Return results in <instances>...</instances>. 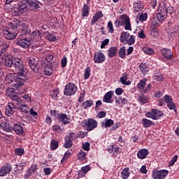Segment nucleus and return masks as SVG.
Here are the masks:
<instances>
[{
	"label": "nucleus",
	"instance_id": "f257e3e1",
	"mask_svg": "<svg viewBox=\"0 0 179 179\" xmlns=\"http://www.w3.org/2000/svg\"><path fill=\"white\" fill-rule=\"evenodd\" d=\"M14 67L15 69V72H17L16 77L13 73H9L6 77V82L10 85V83H13L15 82V84H13L14 89H19L20 86H23L24 85V82L27 80V77L26 76V69L24 68V65L23 64V61L20 59H15L14 60Z\"/></svg>",
	"mask_w": 179,
	"mask_h": 179
},
{
	"label": "nucleus",
	"instance_id": "f03ea898",
	"mask_svg": "<svg viewBox=\"0 0 179 179\" xmlns=\"http://www.w3.org/2000/svg\"><path fill=\"white\" fill-rule=\"evenodd\" d=\"M29 32L19 35L15 40V45L22 47V48H29L31 45V41L35 38L36 41L41 40V32L40 31H34L30 34V29L27 28Z\"/></svg>",
	"mask_w": 179,
	"mask_h": 179
},
{
	"label": "nucleus",
	"instance_id": "7ed1b4c3",
	"mask_svg": "<svg viewBox=\"0 0 179 179\" xmlns=\"http://www.w3.org/2000/svg\"><path fill=\"white\" fill-rule=\"evenodd\" d=\"M42 68L44 69V73L47 76H51L54 71H57V68L58 67V63L55 62H45L44 61L40 62Z\"/></svg>",
	"mask_w": 179,
	"mask_h": 179
},
{
	"label": "nucleus",
	"instance_id": "20e7f679",
	"mask_svg": "<svg viewBox=\"0 0 179 179\" xmlns=\"http://www.w3.org/2000/svg\"><path fill=\"white\" fill-rule=\"evenodd\" d=\"M9 27H10L13 30H16L22 34L24 33H29L27 29L29 27L26 25V24L23 21H16L13 22L8 23Z\"/></svg>",
	"mask_w": 179,
	"mask_h": 179
},
{
	"label": "nucleus",
	"instance_id": "39448f33",
	"mask_svg": "<svg viewBox=\"0 0 179 179\" xmlns=\"http://www.w3.org/2000/svg\"><path fill=\"white\" fill-rule=\"evenodd\" d=\"M147 81L148 80L146 78H144L143 80H141L139 83L137 84V88L138 89L140 93H141L142 94L148 93L150 91V89H152V83H149L146 86Z\"/></svg>",
	"mask_w": 179,
	"mask_h": 179
},
{
	"label": "nucleus",
	"instance_id": "423d86ee",
	"mask_svg": "<svg viewBox=\"0 0 179 179\" xmlns=\"http://www.w3.org/2000/svg\"><path fill=\"white\" fill-rule=\"evenodd\" d=\"M76 92H78V86L70 83L66 85L64 93L65 96H73Z\"/></svg>",
	"mask_w": 179,
	"mask_h": 179
},
{
	"label": "nucleus",
	"instance_id": "0eeeda50",
	"mask_svg": "<svg viewBox=\"0 0 179 179\" xmlns=\"http://www.w3.org/2000/svg\"><path fill=\"white\" fill-rule=\"evenodd\" d=\"M17 1H18V6L15 8V12L20 15V13L24 12V9H27V6L30 1H29V0H17Z\"/></svg>",
	"mask_w": 179,
	"mask_h": 179
},
{
	"label": "nucleus",
	"instance_id": "6e6552de",
	"mask_svg": "<svg viewBox=\"0 0 179 179\" xmlns=\"http://www.w3.org/2000/svg\"><path fill=\"white\" fill-rule=\"evenodd\" d=\"M169 175V171L154 169L152 171V178L153 179H165Z\"/></svg>",
	"mask_w": 179,
	"mask_h": 179
},
{
	"label": "nucleus",
	"instance_id": "1a4fd4ad",
	"mask_svg": "<svg viewBox=\"0 0 179 179\" xmlns=\"http://www.w3.org/2000/svg\"><path fill=\"white\" fill-rule=\"evenodd\" d=\"M164 100L166 103V106L169 110H173L176 114H177V106L173 102V98L169 95H165Z\"/></svg>",
	"mask_w": 179,
	"mask_h": 179
},
{
	"label": "nucleus",
	"instance_id": "9d476101",
	"mask_svg": "<svg viewBox=\"0 0 179 179\" xmlns=\"http://www.w3.org/2000/svg\"><path fill=\"white\" fill-rule=\"evenodd\" d=\"M10 171H12V166L10 164H6L0 169V177H5L8 174H10Z\"/></svg>",
	"mask_w": 179,
	"mask_h": 179
},
{
	"label": "nucleus",
	"instance_id": "9b49d317",
	"mask_svg": "<svg viewBox=\"0 0 179 179\" xmlns=\"http://www.w3.org/2000/svg\"><path fill=\"white\" fill-rule=\"evenodd\" d=\"M28 64H29V66L34 72H38L40 71V66H38V64L36 61V59L34 57H31L28 60Z\"/></svg>",
	"mask_w": 179,
	"mask_h": 179
},
{
	"label": "nucleus",
	"instance_id": "f8f14e48",
	"mask_svg": "<svg viewBox=\"0 0 179 179\" xmlns=\"http://www.w3.org/2000/svg\"><path fill=\"white\" fill-rule=\"evenodd\" d=\"M157 19H158L159 22H163V20H166L167 19V9L164 8L162 10V8H159V13L157 14Z\"/></svg>",
	"mask_w": 179,
	"mask_h": 179
},
{
	"label": "nucleus",
	"instance_id": "ddd939ff",
	"mask_svg": "<svg viewBox=\"0 0 179 179\" xmlns=\"http://www.w3.org/2000/svg\"><path fill=\"white\" fill-rule=\"evenodd\" d=\"M85 127L87 131H93L95 128H97V121L94 119H88L85 123Z\"/></svg>",
	"mask_w": 179,
	"mask_h": 179
},
{
	"label": "nucleus",
	"instance_id": "4468645a",
	"mask_svg": "<svg viewBox=\"0 0 179 179\" xmlns=\"http://www.w3.org/2000/svg\"><path fill=\"white\" fill-rule=\"evenodd\" d=\"M106 61V56L101 52H96L94 56L95 64H103Z\"/></svg>",
	"mask_w": 179,
	"mask_h": 179
},
{
	"label": "nucleus",
	"instance_id": "2eb2a0df",
	"mask_svg": "<svg viewBox=\"0 0 179 179\" xmlns=\"http://www.w3.org/2000/svg\"><path fill=\"white\" fill-rule=\"evenodd\" d=\"M7 93L10 94V98L14 101H16L18 105H20V103H22V99H20L17 95H16V92H13V88H8L7 89Z\"/></svg>",
	"mask_w": 179,
	"mask_h": 179
},
{
	"label": "nucleus",
	"instance_id": "dca6fc26",
	"mask_svg": "<svg viewBox=\"0 0 179 179\" xmlns=\"http://www.w3.org/2000/svg\"><path fill=\"white\" fill-rule=\"evenodd\" d=\"M57 120H59V121L62 122V124L64 125H68V124H70L69 117L65 113L57 114Z\"/></svg>",
	"mask_w": 179,
	"mask_h": 179
},
{
	"label": "nucleus",
	"instance_id": "f3484780",
	"mask_svg": "<svg viewBox=\"0 0 179 179\" xmlns=\"http://www.w3.org/2000/svg\"><path fill=\"white\" fill-rule=\"evenodd\" d=\"M14 110H16V106L13 103H9L6 107V115L8 117L13 115Z\"/></svg>",
	"mask_w": 179,
	"mask_h": 179
},
{
	"label": "nucleus",
	"instance_id": "a211bd4d",
	"mask_svg": "<svg viewBox=\"0 0 179 179\" xmlns=\"http://www.w3.org/2000/svg\"><path fill=\"white\" fill-rule=\"evenodd\" d=\"M29 6L31 10H37L43 6L38 1H31L29 3Z\"/></svg>",
	"mask_w": 179,
	"mask_h": 179
},
{
	"label": "nucleus",
	"instance_id": "6ab92c4d",
	"mask_svg": "<svg viewBox=\"0 0 179 179\" xmlns=\"http://www.w3.org/2000/svg\"><path fill=\"white\" fill-rule=\"evenodd\" d=\"M161 53L164 58H166V59L170 60L174 58V57L173 56V52H171V50L169 49L164 48L161 50Z\"/></svg>",
	"mask_w": 179,
	"mask_h": 179
},
{
	"label": "nucleus",
	"instance_id": "aec40b11",
	"mask_svg": "<svg viewBox=\"0 0 179 179\" xmlns=\"http://www.w3.org/2000/svg\"><path fill=\"white\" fill-rule=\"evenodd\" d=\"M148 155H149V150L143 148L138 152L137 157L138 159H140V160H143V159H146Z\"/></svg>",
	"mask_w": 179,
	"mask_h": 179
},
{
	"label": "nucleus",
	"instance_id": "412c9836",
	"mask_svg": "<svg viewBox=\"0 0 179 179\" xmlns=\"http://www.w3.org/2000/svg\"><path fill=\"white\" fill-rule=\"evenodd\" d=\"M15 59H16V58H15L14 60H13V57L8 55L6 57V59H4L5 66H6V68H12V66L13 65V63L15 64Z\"/></svg>",
	"mask_w": 179,
	"mask_h": 179
},
{
	"label": "nucleus",
	"instance_id": "4be33fe9",
	"mask_svg": "<svg viewBox=\"0 0 179 179\" xmlns=\"http://www.w3.org/2000/svg\"><path fill=\"white\" fill-rule=\"evenodd\" d=\"M112 125H114V120L111 119H104L101 122V126L102 128H110Z\"/></svg>",
	"mask_w": 179,
	"mask_h": 179
},
{
	"label": "nucleus",
	"instance_id": "5701e85b",
	"mask_svg": "<svg viewBox=\"0 0 179 179\" xmlns=\"http://www.w3.org/2000/svg\"><path fill=\"white\" fill-rule=\"evenodd\" d=\"M13 131L17 134V135L22 136L24 134V131L23 130V127L19 124H14L13 127Z\"/></svg>",
	"mask_w": 179,
	"mask_h": 179
},
{
	"label": "nucleus",
	"instance_id": "b1692460",
	"mask_svg": "<svg viewBox=\"0 0 179 179\" xmlns=\"http://www.w3.org/2000/svg\"><path fill=\"white\" fill-rule=\"evenodd\" d=\"M3 36L7 40H13L14 38H16L17 34L6 30L3 31Z\"/></svg>",
	"mask_w": 179,
	"mask_h": 179
},
{
	"label": "nucleus",
	"instance_id": "393cba45",
	"mask_svg": "<svg viewBox=\"0 0 179 179\" xmlns=\"http://www.w3.org/2000/svg\"><path fill=\"white\" fill-rule=\"evenodd\" d=\"M129 32L128 31H123L122 32L120 38V43H122L123 44H127V41L128 38H129Z\"/></svg>",
	"mask_w": 179,
	"mask_h": 179
},
{
	"label": "nucleus",
	"instance_id": "a878e982",
	"mask_svg": "<svg viewBox=\"0 0 179 179\" xmlns=\"http://www.w3.org/2000/svg\"><path fill=\"white\" fill-rule=\"evenodd\" d=\"M120 82L122 85L124 86H129L131 85V81L128 80V74L126 73L122 74V76L120 77Z\"/></svg>",
	"mask_w": 179,
	"mask_h": 179
},
{
	"label": "nucleus",
	"instance_id": "bb28decb",
	"mask_svg": "<svg viewBox=\"0 0 179 179\" xmlns=\"http://www.w3.org/2000/svg\"><path fill=\"white\" fill-rule=\"evenodd\" d=\"M101 17H103V13L101 11L97 12L91 20V24L93 26L94 23H97V22H99V19H101Z\"/></svg>",
	"mask_w": 179,
	"mask_h": 179
},
{
	"label": "nucleus",
	"instance_id": "cd10ccee",
	"mask_svg": "<svg viewBox=\"0 0 179 179\" xmlns=\"http://www.w3.org/2000/svg\"><path fill=\"white\" fill-rule=\"evenodd\" d=\"M113 94H114V92L112 91L108 92L103 98V101L104 103H111V99H113Z\"/></svg>",
	"mask_w": 179,
	"mask_h": 179
},
{
	"label": "nucleus",
	"instance_id": "c85d7f7f",
	"mask_svg": "<svg viewBox=\"0 0 179 179\" xmlns=\"http://www.w3.org/2000/svg\"><path fill=\"white\" fill-rule=\"evenodd\" d=\"M82 10V16L83 17H87L89 16V13H90V9L89 8V6L87 4H84Z\"/></svg>",
	"mask_w": 179,
	"mask_h": 179
},
{
	"label": "nucleus",
	"instance_id": "c756f323",
	"mask_svg": "<svg viewBox=\"0 0 179 179\" xmlns=\"http://www.w3.org/2000/svg\"><path fill=\"white\" fill-rule=\"evenodd\" d=\"M0 48L3 51H6V48H9V42L3 41V38H0Z\"/></svg>",
	"mask_w": 179,
	"mask_h": 179
},
{
	"label": "nucleus",
	"instance_id": "7c9ffc66",
	"mask_svg": "<svg viewBox=\"0 0 179 179\" xmlns=\"http://www.w3.org/2000/svg\"><path fill=\"white\" fill-rule=\"evenodd\" d=\"M134 8L135 12H139L140 10L143 9V4L142 3V1H136L134 3Z\"/></svg>",
	"mask_w": 179,
	"mask_h": 179
},
{
	"label": "nucleus",
	"instance_id": "2f4dec72",
	"mask_svg": "<svg viewBox=\"0 0 179 179\" xmlns=\"http://www.w3.org/2000/svg\"><path fill=\"white\" fill-rule=\"evenodd\" d=\"M121 174H122V179L129 178V176L131 175V172H129V168H128V167L124 168L122 170Z\"/></svg>",
	"mask_w": 179,
	"mask_h": 179
},
{
	"label": "nucleus",
	"instance_id": "473e14b6",
	"mask_svg": "<svg viewBox=\"0 0 179 179\" xmlns=\"http://www.w3.org/2000/svg\"><path fill=\"white\" fill-rule=\"evenodd\" d=\"M1 127L3 131H6V132H12L13 131V127H9V124L6 122H3L1 124Z\"/></svg>",
	"mask_w": 179,
	"mask_h": 179
},
{
	"label": "nucleus",
	"instance_id": "72a5a7b5",
	"mask_svg": "<svg viewBox=\"0 0 179 179\" xmlns=\"http://www.w3.org/2000/svg\"><path fill=\"white\" fill-rule=\"evenodd\" d=\"M142 124L144 127V128H150L152 125H155L153 122L152 120H148V119H143L142 120Z\"/></svg>",
	"mask_w": 179,
	"mask_h": 179
},
{
	"label": "nucleus",
	"instance_id": "f704fd0d",
	"mask_svg": "<svg viewBox=\"0 0 179 179\" xmlns=\"http://www.w3.org/2000/svg\"><path fill=\"white\" fill-rule=\"evenodd\" d=\"M118 50L117 49L116 47H112L108 50V57H109V58H113V57L115 55V54H117Z\"/></svg>",
	"mask_w": 179,
	"mask_h": 179
},
{
	"label": "nucleus",
	"instance_id": "c9c22d12",
	"mask_svg": "<svg viewBox=\"0 0 179 179\" xmlns=\"http://www.w3.org/2000/svg\"><path fill=\"white\" fill-rule=\"evenodd\" d=\"M155 109H152L150 112L146 113L145 115L148 118H152V120H157L159 117L156 116V114L154 113Z\"/></svg>",
	"mask_w": 179,
	"mask_h": 179
},
{
	"label": "nucleus",
	"instance_id": "e433bc0d",
	"mask_svg": "<svg viewBox=\"0 0 179 179\" xmlns=\"http://www.w3.org/2000/svg\"><path fill=\"white\" fill-rule=\"evenodd\" d=\"M93 104H94L93 101L87 100V101H84L81 106H82L83 108H85L86 110V109L89 108V107H92V106H93Z\"/></svg>",
	"mask_w": 179,
	"mask_h": 179
},
{
	"label": "nucleus",
	"instance_id": "4c0bfd02",
	"mask_svg": "<svg viewBox=\"0 0 179 179\" xmlns=\"http://www.w3.org/2000/svg\"><path fill=\"white\" fill-rule=\"evenodd\" d=\"M90 75H91L90 66H87L84 71V79L85 80H87V79L90 78Z\"/></svg>",
	"mask_w": 179,
	"mask_h": 179
},
{
	"label": "nucleus",
	"instance_id": "58836bf2",
	"mask_svg": "<svg viewBox=\"0 0 179 179\" xmlns=\"http://www.w3.org/2000/svg\"><path fill=\"white\" fill-rule=\"evenodd\" d=\"M139 69H140L141 71L142 72V73H148V72L149 71L148 65H146V64H145V63L140 64Z\"/></svg>",
	"mask_w": 179,
	"mask_h": 179
},
{
	"label": "nucleus",
	"instance_id": "ea45409f",
	"mask_svg": "<svg viewBox=\"0 0 179 179\" xmlns=\"http://www.w3.org/2000/svg\"><path fill=\"white\" fill-rule=\"evenodd\" d=\"M8 53H6V51H3V49H1L0 51V64H2L3 61L6 59L8 57Z\"/></svg>",
	"mask_w": 179,
	"mask_h": 179
},
{
	"label": "nucleus",
	"instance_id": "a19ab883",
	"mask_svg": "<svg viewBox=\"0 0 179 179\" xmlns=\"http://www.w3.org/2000/svg\"><path fill=\"white\" fill-rule=\"evenodd\" d=\"M59 146L58 141L55 139H52L50 143V149L51 150H55V149H57Z\"/></svg>",
	"mask_w": 179,
	"mask_h": 179
},
{
	"label": "nucleus",
	"instance_id": "79ce46f5",
	"mask_svg": "<svg viewBox=\"0 0 179 179\" xmlns=\"http://www.w3.org/2000/svg\"><path fill=\"white\" fill-rule=\"evenodd\" d=\"M19 110L22 111V113H24V114H27L29 113V107L26 106V104L20 103Z\"/></svg>",
	"mask_w": 179,
	"mask_h": 179
},
{
	"label": "nucleus",
	"instance_id": "37998d69",
	"mask_svg": "<svg viewBox=\"0 0 179 179\" xmlns=\"http://www.w3.org/2000/svg\"><path fill=\"white\" fill-rule=\"evenodd\" d=\"M138 101L141 104H146V103H148V97L145 95L138 96Z\"/></svg>",
	"mask_w": 179,
	"mask_h": 179
},
{
	"label": "nucleus",
	"instance_id": "c03bdc74",
	"mask_svg": "<svg viewBox=\"0 0 179 179\" xmlns=\"http://www.w3.org/2000/svg\"><path fill=\"white\" fill-rule=\"evenodd\" d=\"M126 44H128V45H134V44H135V36H130L129 38H127Z\"/></svg>",
	"mask_w": 179,
	"mask_h": 179
},
{
	"label": "nucleus",
	"instance_id": "a18cd8bd",
	"mask_svg": "<svg viewBox=\"0 0 179 179\" xmlns=\"http://www.w3.org/2000/svg\"><path fill=\"white\" fill-rule=\"evenodd\" d=\"M127 55L125 46L122 47L119 50V57L120 58H125Z\"/></svg>",
	"mask_w": 179,
	"mask_h": 179
},
{
	"label": "nucleus",
	"instance_id": "49530a36",
	"mask_svg": "<svg viewBox=\"0 0 179 179\" xmlns=\"http://www.w3.org/2000/svg\"><path fill=\"white\" fill-rule=\"evenodd\" d=\"M120 21L122 22V25L125 24L129 22V17L125 15H122L121 16Z\"/></svg>",
	"mask_w": 179,
	"mask_h": 179
},
{
	"label": "nucleus",
	"instance_id": "de8ad7c7",
	"mask_svg": "<svg viewBox=\"0 0 179 179\" xmlns=\"http://www.w3.org/2000/svg\"><path fill=\"white\" fill-rule=\"evenodd\" d=\"M72 145H73V143H72V141L65 138V143L64 144V148H66V149H68L71 148Z\"/></svg>",
	"mask_w": 179,
	"mask_h": 179
},
{
	"label": "nucleus",
	"instance_id": "09e8293b",
	"mask_svg": "<svg viewBox=\"0 0 179 179\" xmlns=\"http://www.w3.org/2000/svg\"><path fill=\"white\" fill-rule=\"evenodd\" d=\"M91 169L90 165H87L81 168V171L83 174H87V172L90 171Z\"/></svg>",
	"mask_w": 179,
	"mask_h": 179
},
{
	"label": "nucleus",
	"instance_id": "8fccbe9b",
	"mask_svg": "<svg viewBox=\"0 0 179 179\" xmlns=\"http://www.w3.org/2000/svg\"><path fill=\"white\" fill-rule=\"evenodd\" d=\"M154 114H155V117H158V118H159V117H163V115H164V113L159 110V109H154Z\"/></svg>",
	"mask_w": 179,
	"mask_h": 179
},
{
	"label": "nucleus",
	"instance_id": "3c124183",
	"mask_svg": "<svg viewBox=\"0 0 179 179\" xmlns=\"http://www.w3.org/2000/svg\"><path fill=\"white\" fill-rule=\"evenodd\" d=\"M150 34L152 37H154L155 38H156L157 36H159V31H157V29L156 28L152 29L150 31Z\"/></svg>",
	"mask_w": 179,
	"mask_h": 179
},
{
	"label": "nucleus",
	"instance_id": "603ef678",
	"mask_svg": "<svg viewBox=\"0 0 179 179\" xmlns=\"http://www.w3.org/2000/svg\"><path fill=\"white\" fill-rule=\"evenodd\" d=\"M139 20L141 22H146V20H148V14L141 13L139 16Z\"/></svg>",
	"mask_w": 179,
	"mask_h": 179
},
{
	"label": "nucleus",
	"instance_id": "864d4df0",
	"mask_svg": "<svg viewBox=\"0 0 179 179\" xmlns=\"http://www.w3.org/2000/svg\"><path fill=\"white\" fill-rule=\"evenodd\" d=\"M86 157V152H85L84 151H80L78 154V157L79 160H83V159H85V157Z\"/></svg>",
	"mask_w": 179,
	"mask_h": 179
},
{
	"label": "nucleus",
	"instance_id": "5fc2aeb1",
	"mask_svg": "<svg viewBox=\"0 0 179 179\" xmlns=\"http://www.w3.org/2000/svg\"><path fill=\"white\" fill-rule=\"evenodd\" d=\"M50 96L55 100H57V99H58V90H53L52 92H50Z\"/></svg>",
	"mask_w": 179,
	"mask_h": 179
},
{
	"label": "nucleus",
	"instance_id": "6e6d98bb",
	"mask_svg": "<svg viewBox=\"0 0 179 179\" xmlns=\"http://www.w3.org/2000/svg\"><path fill=\"white\" fill-rule=\"evenodd\" d=\"M66 138L72 142V141L76 139V134L75 133H71L69 136H66Z\"/></svg>",
	"mask_w": 179,
	"mask_h": 179
},
{
	"label": "nucleus",
	"instance_id": "4d7b16f0",
	"mask_svg": "<svg viewBox=\"0 0 179 179\" xmlns=\"http://www.w3.org/2000/svg\"><path fill=\"white\" fill-rule=\"evenodd\" d=\"M15 154L17 156H22V155L24 154V150L23 148H17L15 150Z\"/></svg>",
	"mask_w": 179,
	"mask_h": 179
},
{
	"label": "nucleus",
	"instance_id": "13d9d810",
	"mask_svg": "<svg viewBox=\"0 0 179 179\" xmlns=\"http://www.w3.org/2000/svg\"><path fill=\"white\" fill-rule=\"evenodd\" d=\"M62 68H65L66 66V64H68V59L66 57H64L63 59L61 60Z\"/></svg>",
	"mask_w": 179,
	"mask_h": 179
},
{
	"label": "nucleus",
	"instance_id": "bf43d9fd",
	"mask_svg": "<svg viewBox=\"0 0 179 179\" xmlns=\"http://www.w3.org/2000/svg\"><path fill=\"white\" fill-rule=\"evenodd\" d=\"M144 52H145V54H148V55H152L155 53V51L150 48H146L144 50Z\"/></svg>",
	"mask_w": 179,
	"mask_h": 179
},
{
	"label": "nucleus",
	"instance_id": "052dcab7",
	"mask_svg": "<svg viewBox=\"0 0 179 179\" xmlns=\"http://www.w3.org/2000/svg\"><path fill=\"white\" fill-rule=\"evenodd\" d=\"M178 159V155H175L172 159L169 162V166H174V164L176 163V162H177V159Z\"/></svg>",
	"mask_w": 179,
	"mask_h": 179
},
{
	"label": "nucleus",
	"instance_id": "680f3d73",
	"mask_svg": "<svg viewBox=\"0 0 179 179\" xmlns=\"http://www.w3.org/2000/svg\"><path fill=\"white\" fill-rule=\"evenodd\" d=\"M108 29H109V33H114V27L111 21L108 22Z\"/></svg>",
	"mask_w": 179,
	"mask_h": 179
},
{
	"label": "nucleus",
	"instance_id": "e2e57ef3",
	"mask_svg": "<svg viewBox=\"0 0 179 179\" xmlns=\"http://www.w3.org/2000/svg\"><path fill=\"white\" fill-rule=\"evenodd\" d=\"M115 103H116V106H119L120 107H122V97H116L115 98Z\"/></svg>",
	"mask_w": 179,
	"mask_h": 179
},
{
	"label": "nucleus",
	"instance_id": "0e129e2a",
	"mask_svg": "<svg viewBox=\"0 0 179 179\" xmlns=\"http://www.w3.org/2000/svg\"><path fill=\"white\" fill-rule=\"evenodd\" d=\"M83 149L84 150H90V143H89V142H87V143H85L83 145Z\"/></svg>",
	"mask_w": 179,
	"mask_h": 179
},
{
	"label": "nucleus",
	"instance_id": "69168bd1",
	"mask_svg": "<svg viewBox=\"0 0 179 179\" xmlns=\"http://www.w3.org/2000/svg\"><path fill=\"white\" fill-rule=\"evenodd\" d=\"M124 29L125 30H129L130 31L132 30V27H131V22L129 21L124 24Z\"/></svg>",
	"mask_w": 179,
	"mask_h": 179
},
{
	"label": "nucleus",
	"instance_id": "338daca9",
	"mask_svg": "<svg viewBox=\"0 0 179 179\" xmlns=\"http://www.w3.org/2000/svg\"><path fill=\"white\" fill-rule=\"evenodd\" d=\"M106 115H107V113H106V112H104V111H100V112L97 114L96 117H97L98 118H104V117H106Z\"/></svg>",
	"mask_w": 179,
	"mask_h": 179
},
{
	"label": "nucleus",
	"instance_id": "774afa93",
	"mask_svg": "<svg viewBox=\"0 0 179 179\" xmlns=\"http://www.w3.org/2000/svg\"><path fill=\"white\" fill-rule=\"evenodd\" d=\"M154 79L155 80H157L158 82H160L163 80V75L159 74V75L155 76Z\"/></svg>",
	"mask_w": 179,
	"mask_h": 179
}]
</instances>
